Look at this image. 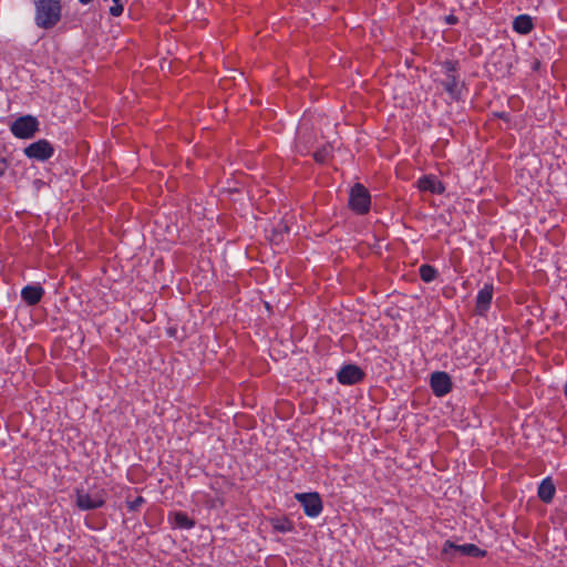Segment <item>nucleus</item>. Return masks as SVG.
Instances as JSON below:
<instances>
[{
  "label": "nucleus",
  "instance_id": "nucleus-1",
  "mask_svg": "<svg viewBox=\"0 0 567 567\" xmlns=\"http://www.w3.org/2000/svg\"><path fill=\"white\" fill-rule=\"evenodd\" d=\"M62 0H34V23L38 28L53 29L62 18Z\"/></svg>",
  "mask_w": 567,
  "mask_h": 567
},
{
  "label": "nucleus",
  "instance_id": "nucleus-2",
  "mask_svg": "<svg viewBox=\"0 0 567 567\" xmlns=\"http://www.w3.org/2000/svg\"><path fill=\"white\" fill-rule=\"evenodd\" d=\"M486 555L487 551L475 544L457 545L451 539L445 540L441 549V558L450 561L454 560L457 556L483 558Z\"/></svg>",
  "mask_w": 567,
  "mask_h": 567
},
{
  "label": "nucleus",
  "instance_id": "nucleus-3",
  "mask_svg": "<svg viewBox=\"0 0 567 567\" xmlns=\"http://www.w3.org/2000/svg\"><path fill=\"white\" fill-rule=\"evenodd\" d=\"M106 503V492L103 488H76L75 505L81 511L102 508Z\"/></svg>",
  "mask_w": 567,
  "mask_h": 567
},
{
  "label": "nucleus",
  "instance_id": "nucleus-4",
  "mask_svg": "<svg viewBox=\"0 0 567 567\" xmlns=\"http://www.w3.org/2000/svg\"><path fill=\"white\" fill-rule=\"evenodd\" d=\"M39 130L40 122L35 116L30 114L19 116L10 124L12 135L21 140L34 137Z\"/></svg>",
  "mask_w": 567,
  "mask_h": 567
},
{
  "label": "nucleus",
  "instance_id": "nucleus-5",
  "mask_svg": "<svg viewBox=\"0 0 567 567\" xmlns=\"http://www.w3.org/2000/svg\"><path fill=\"white\" fill-rule=\"evenodd\" d=\"M371 206L369 190L360 183L352 186L349 194V207L358 215L368 214Z\"/></svg>",
  "mask_w": 567,
  "mask_h": 567
},
{
  "label": "nucleus",
  "instance_id": "nucleus-6",
  "mask_svg": "<svg viewBox=\"0 0 567 567\" xmlns=\"http://www.w3.org/2000/svg\"><path fill=\"white\" fill-rule=\"evenodd\" d=\"M491 64L495 68L496 72L502 75L511 73V70L516 61L514 49L498 47L491 55Z\"/></svg>",
  "mask_w": 567,
  "mask_h": 567
},
{
  "label": "nucleus",
  "instance_id": "nucleus-7",
  "mask_svg": "<svg viewBox=\"0 0 567 567\" xmlns=\"http://www.w3.org/2000/svg\"><path fill=\"white\" fill-rule=\"evenodd\" d=\"M295 499L301 505L305 515L310 518H316L322 513L323 503L317 492L296 493Z\"/></svg>",
  "mask_w": 567,
  "mask_h": 567
},
{
  "label": "nucleus",
  "instance_id": "nucleus-8",
  "mask_svg": "<svg viewBox=\"0 0 567 567\" xmlns=\"http://www.w3.org/2000/svg\"><path fill=\"white\" fill-rule=\"evenodd\" d=\"M23 154L30 159L45 162L53 156L54 147L48 140L42 138L24 147Z\"/></svg>",
  "mask_w": 567,
  "mask_h": 567
},
{
  "label": "nucleus",
  "instance_id": "nucleus-9",
  "mask_svg": "<svg viewBox=\"0 0 567 567\" xmlns=\"http://www.w3.org/2000/svg\"><path fill=\"white\" fill-rule=\"evenodd\" d=\"M336 378L340 384L354 385L364 380L365 373L359 365L348 363L339 369Z\"/></svg>",
  "mask_w": 567,
  "mask_h": 567
},
{
  "label": "nucleus",
  "instance_id": "nucleus-10",
  "mask_svg": "<svg viewBox=\"0 0 567 567\" xmlns=\"http://www.w3.org/2000/svg\"><path fill=\"white\" fill-rule=\"evenodd\" d=\"M430 386L435 396L443 398L452 391L453 382L447 372L435 371L430 377Z\"/></svg>",
  "mask_w": 567,
  "mask_h": 567
},
{
  "label": "nucleus",
  "instance_id": "nucleus-11",
  "mask_svg": "<svg viewBox=\"0 0 567 567\" xmlns=\"http://www.w3.org/2000/svg\"><path fill=\"white\" fill-rule=\"evenodd\" d=\"M494 287L492 284H485L482 289L477 292L476 296V313L480 316H485L486 312L491 308L492 299H493Z\"/></svg>",
  "mask_w": 567,
  "mask_h": 567
},
{
  "label": "nucleus",
  "instance_id": "nucleus-12",
  "mask_svg": "<svg viewBox=\"0 0 567 567\" xmlns=\"http://www.w3.org/2000/svg\"><path fill=\"white\" fill-rule=\"evenodd\" d=\"M417 187L421 192L442 195L445 192V185L432 174L424 175L417 179Z\"/></svg>",
  "mask_w": 567,
  "mask_h": 567
},
{
  "label": "nucleus",
  "instance_id": "nucleus-13",
  "mask_svg": "<svg viewBox=\"0 0 567 567\" xmlns=\"http://www.w3.org/2000/svg\"><path fill=\"white\" fill-rule=\"evenodd\" d=\"M44 295V289L40 284L27 285L21 290V298L28 306L38 305Z\"/></svg>",
  "mask_w": 567,
  "mask_h": 567
},
{
  "label": "nucleus",
  "instance_id": "nucleus-14",
  "mask_svg": "<svg viewBox=\"0 0 567 567\" xmlns=\"http://www.w3.org/2000/svg\"><path fill=\"white\" fill-rule=\"evenodd\" d=\"M555 494H556V485H555L551 476H546L538 484L537 496L543 503L550 504L555 497Z\"/></svg>",
  "mask_w": 567,
  "mask_h": 567
},
{
  "label": "nucleus",
  "instance_id": "nucleus-15",
  "mask_svg": "<svg viewBox=\"0 0 567 567\" xmlns=\"http://www.w3.org/2000/svg\"><path fill=\"white\" fill-rule=\"evenodd\" d=\"M443 89L450 95V97L454 101H460L462 96L463 84H460L458 78L456 74H451V76H445V80L442 81Z\"/></svg>",
  "mask_w": 567,
  "mask_h": 567
},
{
  "label": "nucleus",
  "instance_id": "nucleus-16",
  "mask_svg": "<svg viewBox=\"0 0 567 567\" xmlns=\"http://www.w3.org/2000/svg\"><path fill=\"white\" fill-rule=\"evenodd\" d=\"M169 520L174 527L179 529L189 530L195 526V520L190 518L185 512H174L169 515Z\"/></svg>",
  "mask_w": 567,
  "mask_h": 567
},
{
  "label": "nucleus",
  "instance_id": "nucleus-17",
  "mask_svg": "<svg viewBox=\"0 0 567 567\" xmlns=\"http://www.w3.org/2000/svg\"><path fill=\"white\" fill-rule=\"evenodd\" d=\"M534 29V22L530 16L519 14L513 21V30L519 34H528Z\"/></svg>",
  "mask_w": 567,
  "mask_h": 567
},
{
  "label": "nucleus",
  "instance_id": "nucleus-18",
  "mask_svg": "<svg viewBox=\"0 0 567 567\" xmlns=\"http://www.w3.org/2000/svg\"><path fill=\"white\" fill-rule=\"evenodd\" d=\"M270 525L275 532L282 534L293 530V523L286 516L270 518Z\"/></svg>",
  "mask_w": 567,
  "mask_h": 567
},
{
  "label": "nucleus",
  "instance_id": "nucleus-19",
  "mask_svg": "<svg viewBox=\"0 0 567 567\" xmlns=\"http://www.w3.org/2000/svg\"><path fill=\"white\" fill-rule=\"evenodd\" d=\"M419 274L420 278L426 284L434 281L439 277L437 269L427 264L420 266Z\"/></svg>",
  "mask_w": 567,
  "mask_h": 567
},
{
  "label": "nucleus",
  "instance_id": "nucleus-20",
  "mask_svg": "<svg viewBox=\"0 0 567 567\" xmlns=\"http://www.w3.org/2000/svg\"><path fill=\"white\" fill-rule=\"evenodd\" d=\"M442 68L444 70L445 76H451V74H455L458 68V62L453 60H445L442 63Z\"/></svg>",
  "mask_w": 567,
  "mask_h": 567
},
{
  "label": "nucleus",
  "instance_id": "nucleus-21",
  "mask_svg": "<svg viewBox=\"0 0 567 567\" xmlns=\"http://www.w3.org/2000/svg\"><path fill=\"white\" fill-rule=\"evenodd\" d=\"M330 156V147H322L313 153V158L317 163H326Z\"/></svg>",
  "mask_w": 567,
  "mask_h": 567
},
{
  "label": "nucleus",
  "instance_id": "nucleus-22",
  "mask_svg": "<svg viewBox=\"0 0 567 567\" xmlns=\"http://www.w3.org/2000/svg\"><path fill=\"white\" fill-rule=\"evenodd\" d=\"M145 503V498L142 496H137L133 501H127L126 506L130 512H137L140 507Z\"/></svg>",
  "mask_w": 567,
  "mask_h": 567
},
{
  "label": "nucleus",
  "instance_id": "nucleus-23",
  "mask_svg": "<svg viewBox=\"0 0 567 567\" xmlns=\"http://www.w3.org/2000/svg\"><path fill=\"white\" fill-rule=\"evenodd\" d=\"M123 4L122 3H114L110 8V14L113 17H120L123 13Z\"/></svg>",
  "mask_w": 567,
  "mask_h": 567
},
{
  "label": "nucleus",
  "instance_id": "nucleus-24",
  "mask_svg": "<svg viewBox=\"0 0 567 567\" xmlns=\"http://www.w3.org/2000/svg\"><path fill=\"white\" fill-rule=\"evenodd\" d=\"M10 163L6 157L0 156V177L4 175Z\"/></svg>",
  "mask_w": 567,
  "mask_h": 567
},
{
  "label": "nucleus",
  "instance_id": "nucleus-25",
  "mask_svg": "<svg viewBox=\"0 0 567 567\" xmlns=\"http://www.w3.org/2000/svg\"><path fill=\"white\" fill-rule=\"evenodd\" d=\"M444 21L449 25H454L458 22V18L454 14H449L444 18Z\"/></svg>",
  "mask_w": 567,
  "mask_h": 567
},
{
  "label": "nucleus",
  "instance_id": "nucleus-26",
  "mask_svg": "<svg viewBox=\"0 0 567 567\" xmlns=\"http://www.w3.org/2000/svg\"><path fill=\"white\" fill-rule=\"evenodd\" d=\"M540 68V61L538 59H535L532 63V70L533 71H538Z\"/></svg>",
  "mask_w": 567,
  "mask_h": 567
},
{
  "label": "nucleus",
  "instance_id": "nucleus-27",
  "mask_svg": "<svg viewBox=\"0 0 567 567\" xmlns=\"http://www.w3.org/2000/svg\"><path fill=\"white\" fill-rule=\"evenodd\" d=\"M496 116L502 118V120H504V121H508L509 120V115L506 112L497 113Z\"/></svg>",
  "mask_w": 567,
  "mask_h": 567
},
{
  "label": "nucleus",
  "instance_id": "nucleus-28",
  "mask_svg": "<svg viewBox=\"0 0 567 567\" xmlns=\"http://www.w3.org/2000/svg\"><path fill=\"white\" fill-rule=\"evenodd\" d=\"M92 1H93V0H79V2H80L81 4H89V3H91Z\"/></svg>",
  "mask_w": 567,
  "mask_h": 567
},
{
  "label": "nucleus",
  "instance_id": "nucleus-29",
  "mask_svg": "<svg viewBox=\"0 0 567 567\" xmlns=\"http://www.w3.org/2000/svg\"><path fill=\"white\" fill-rule=\"evenodd\" d=\"M564 394H565V396H566V399H567V382H566V383H565V385H564Z\"/></svg>",
  "mask_w": 567,
  "mask_h": 567
},
{
  "label": "nucleus",
  "instance_id": "nucleus-30",
  "mask_svg": "<svg viewBox=\"0 0 567 567\" xmlns=\"http://www.w3.org/2000/svg\"><path fill=\"white\" fill-rule=\"evenodd\" d=\"M113 3H122L121 0H113Z\"/></svg>",
  "mask_w": 567,
  "mask_h": 567
}]
</instances>
